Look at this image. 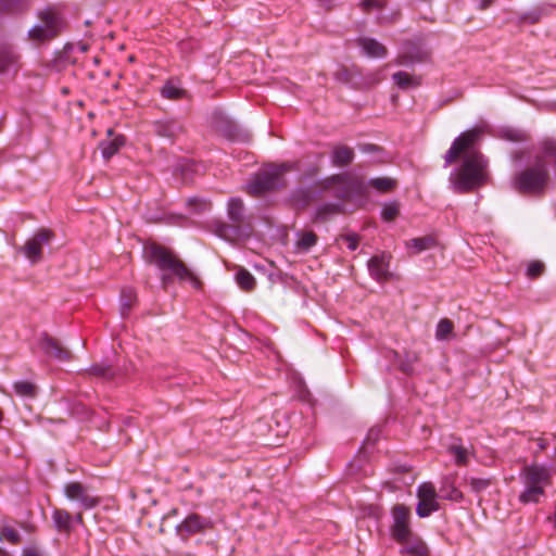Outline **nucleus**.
I'll use <instances>...</instances> for the list:
<instances>
[{"instance_id":"1","label":"nucleus","mask_w":556,"mask_h":556,"mask_svg":"<svg viewBox=\"0 0 556 556\" xmlns=\"http://www.w3.org/2000/svg\"><path fill=\"white\" fill-rule=\"evenodd\" d=\"M480 135L481 130L476 128L463 132L454 140L444 156L446 166L463 156L462 165L450 177V182L456 192H470L486 181V162L483 155L473 149Z\"/></svg>"},{"instance_id":"2","label":"nucleus","mask_w":556,"mask_h":556,"mask_svg":"<svg viewBox=\"0 0 556 556\" xmlns=\"http://www.w3.org/2000/svg\"><path fill=\"white\" fill-rule=\"evenodd\" d=\"M147 260L157 266L162 271H168L179 281H189L193 288L202 285L200 279L178 258L170 250L163 245L152 243L144 249Z\"/></svg>"},{"instance_id":"3","label":"nucleus","mask_w":556,"mask_h":556,"mask_svg":"<svg viewBox=\"0 0 556 556\" xmlns=\"http://www.w3.org/2000/svg\"><path fill=\"white\" fill-rule=\"evenodd\" d=\"M549 181L548 163L543 157L536 160L519 173L511 180L515 191L520 194H543Z\"/></svg>"},{"instance_id":"4","label":"nucleus","mask_w":556,"mask_h":556,"mask_svg":"<svg viewBox=\"0 0 556 556\" xmlns=\"http://www.w3.org/2000/svg\"><path fill=\"white\" fill-rule=\"evenodd\" d=\"M227 216L230 223L217 222L215 224V233L230 242L250 233V225L247 222L245 208L241 199L232 198L227 205Z\"/></svg>"},{"instance_id":"5","label":"nucleus","mask_w":556,"mask_h":556,"mask_svg":"<svg viewBox=\"0 0 556 556\" xmlns=\"http://www.w3.org/2000/svg\"><path fill=\"white\" fill-rule=\"evenodd\" d=\"M521 478L526 486L519 495L523 504L539 503L544 495V486L549 483V472L543 466L531 465L523 468Z\"/></svg>"},{"instance_id":"6","label":"nucleus","mask_w":556,"mask_h":556,"mask_svg":"<svg viewBox=\"0 0 556 556\" xmlns=\"http://www.w3.org/2000/svg\"><path fill=\"white\" fill-rule=\"evenodd\" d=\"M290 170L288 164L271 165L266 167L248 186V192L252 195H261L275 190L283 185V175Z\"/></svg>"},{"instance_id":"7","label":"nucleus","mask_w":556,"mask_h":556,"mask_svg":"<svg viewBox=\"0 0 556 556\" xmlns=\"http://www.w3.org/2000/svg\"><path fill=\"white\" fill-rule=\"evenodd\" d=\"M54 238L53 231L47 228L39 229L30 239L21 248L24 255L31 264H37L42 260L45 245L49 244Z\"/></svg>"},{"instance_id":"8","label":"nucleus","mask_w":556,"mask_h":556,"mask_svg":"<svg viewBox=\"0 0 556 556\" xmlns=\"http://www.w3.org/2000/svg\"><path fill=\"white\" fill-rule=\"evenodd\" d=\"M60 20L52 11L40 14V23L29 30V38L35 41H45L54 38L59 34Z\"/></svg>"},{"instance_id":"9","label":"nucleus","mask_w":556,"mask_h":556,"mask_svg":"<svg viewBox=\"0 0 556 556\" xmlns=\"http://www.w3.org/2000/svg\"><path fill=\"white\" fill-rule=\"evenodd\" d=\"M393 523L391 526V535L396 542H404L413 533L410 529V511L403 504H397L392 508Z\"/></svg>"},{"instance_id":"10","label":"nucleus","mask_w":556,"mask_h":556,"mask_svg":"<svg viewBox=\"0 0 556 556\" xmlns=\"http://www.w3.org/2000/svg\"><path fill=\"white\" fill-rule=\"evenodd\" d=\"M417 497L419 502L416 513L420 518L428 517L431 513L439 510L437 491L431 482H424L418 486Z\"/></svg>"},{"instance_id":"11","label":"nucleus","mask_w":556,"mask_h":556,"mask_svg":"<svg viewBox=\"0 0 556 556\" xmlns=\"http://www.w3.org/2000/svg\"><path fill=\"white\" fill-rule=\"evenodd\" d=\"M64 493L70 501L78 502L83 509H91L100 503V497L92 495L88 488L79 482L65 484Z\"/></svg>"},{"instance_id":"12","label":"nucleus","mask_w":556,"mask_h":556,"mask_svg":"<svg viewBox=\"0 0 556 556\" xmlns=\"http://www.w3.org/2000/svg\"><path fill=\"white\" fill-rule=\"evenodd\" d=\"M39 346L47 356L54 357L60 362H66L72 358L70 350L47 333L42 334L39 339Z\"/></svg>"},{"instance_id":"13","label":"nucleus","mask_w":556,"mask_h":556,"mask_svg":"<svg viewBox=\"0 0 556 556\" xmlns=\"http://www.w3.org/2000/svg\"><path fill=\"white\" fill-rule=\"evenodd\" d=\"M390 255L382 253L375 255L368 261V269L370 275L378 281H386L390 279L391 273L389 271Z\"/></svg>"},{"instance_id":"14","label":"nucleus","mask_w":556,"mask_h":556,"mask_svg":"<svg viewBox=\"0 0 556 556\" xmlns=\"http://www.w3.org/2000/svg\"><path fill=\"white\" fill-rule=\"evenodd\" d=\"M212 527V522L199 515H189L180 525V530L188 534L204 532Z\"/></svg>"},{"instance_id":"15","label":"nucleus","mask_w":556,"mask_h":556,"mask_svg":"<svg viewBox=\"0 0 556 556\" xmlns=\"http://www.w3.org/2000/svg\"><path fill=\"white\" fill-rule=\"evenodd\" d=\"M154 131L160 137L175 139L184 131V128L176 121H160L154 123Z\"/></svg>"},{"instance_id":"16","label":"nucleus","mask_w":556,"mask_h":556,"mask_svg":"<svg viewBox=\"0 0 556 556\" xmlns=\"http://www.w3.org/2000/svg\"><path fill=\"white\" fill-rule=\"evenodd\" d=\"M403 545L401 551L402 554H407L409 556H426L428 553L427 545L422 542V540L414 533L410 534V538H407L404 542H399Z\"/></svg>"},{"instance_id":"17","label":"nucleus","mask_w":556,"mask_h":556,"mask_svg":"<svg viewBox=\"0 0 556 556\" xmlns=\"http://www.w3.org/2000/svg\"><path fill=\"white\" fill-rule=\"evenodd\" d=\"M358 46L363 49L364 53L370 58H384L387 55V48L372 38H359Z\"/></svg>"},{"instance_id":"18","label":"nucleus","mask_w":556,"mask_h":556,"mask_svg":"<svg viewBox=\"0 0 556 556\" xmlns=\"http://www.w3.org/2000/svg\"><path fill=\"white\" fill-rule=\"evenodd\" d=\"M52 520L58 531L67 534L71 532L73 517L67 510L55 508L52 513Z\"/></svg>"},{"instance_id":"19","label":"nucleus","mask_w":556,"mask_h":556,"mask_svg":"<svg viewBox=\"0 0 556 556\" xmlns=\"http://www.w3.org/2000/svg\"><path fill=\"white\" fill-rule=\"evenodd\" d=\"M353 159L354 151L348 146H338L332 151V162L337 166H346Z\"/></svg>"},{"instance_id":"20","label":"nucleus","mask_w":556,"mask_h":556,"mask_svg":"<svg viewBox=\"0 0 556 556\" xmlns=\"http://www.w3.org/2000/svg\"><path fill=\"white\" fill-rule=\"evenodd\" d=\"M435 245H437V240L432 236L414 238L406 242V247L408 249H413L414 253H420L422 251L432 249Z\"/></svg>"},{"instance_id":"21","label":"nucleus","mask_w":556,"mask_h":556,"mask_svg":"<svg viewBox=\"0 0 556 556\" xmlns=\"http://www.w3.org/2000/svg\"><path fill=\"white\" fill-rule=\"evenodd\" d=\"M124 142L125 140L122 136H117L111 140L102 141L99 146L102 156L106 160L111 159L119 150Z\"/></svg>"},{"instance_id":"22","label":"nucleus","mask_w":556,"mask_h":556,"mask_svg":"<svg viewBox=\"0 0 556 556\" xmlns=\"http://www.w3.org/2000/svg\"><path fill=\"white\" fill-rule=\"evenodd\" d=\"M318 237L313 231H303L299 233V239L295 243L299 252H308L316 243Z\"/></svg>"},{"instance_id":"23","label":"nucleus","mask_w":556,"mask_h":556,"mask_svg":"<svg viewBox=\"0 0 556 556\" xmlns=\"http://www.w3.org/2000/svg\"><path fill=\"white\" fill-rule=\"evenodd\" d=\"M137 301L136 292L128 288L124 289L121 294V314L126 317Z\"/></svg>"},{"instance_id":"24","label":"nucleus","mask_w":556,"mask_h":556,"mask_svg":"<svg viewBox=\"0 0 556 556\" xmlns=\"http://www.w3.org/2000/svg\"><path fill=\"white\" fill-rule=\"evenodd\" d=\"M236 281L239 287L244 291H251L255 287V278L245 268H240L236 274Z\"/></svg>"},{"instance_id":"25","label":"nucleus","mask_w":556,"mask_h":556,"mask_svg":"<svg viewBox=\"0 0 556 556\" xmlns=\"http://www.w3.org/2000/svg\"><path fill=\"white\" fill-rule=\"evenodd\" d=\"M216 128L225 136L233 139L237 135V126L226 117L218 115L216 116Z\"/></svg>"},{"instance_id":"26","label":"nucleus","mask_w":556,"mask_h":556,"mask_svg":"<svg viewBox=\"0 0 556 556\" xmlns=\"http://www.w3.org/2000/svg\"><path fill=\"white\" fill-rule=\"evenodd\" d=\"M394 83L402 89H407L419 85V81L406 72L393 74Z\"/></svg>"},{"instance_id":"27","label":"nucleus","mask_w":556,"mask_h":556,"mask_svg":"<svg viewBox=\"0 0 556 556\" xmlns=\"http://www.w3.org/2000/svg\"><path fill=\"white\" fill-rule=\"evenodd\" d=\"M453 323L447 319L443 318L438 323L437 330H435V338L438 340H447L453 336Z\"/></svg>"},{"instance_id":"28","label":"nucleus","mask_w":556,"mask_h":556,"mask_svg":"<svg viewBox=\"0 0 556 556\" xmlns=\"http://www.w3.org/2000/svg\"><path fill=\"white\" fill-rule=\"evenodd\" d=\"M161 93L168 100H178L185 96L186 91L174 85L172 81H168L162 87Z\"/></svg>"},{"instance_id":"29","label":"nucleus","mask_w":556,"mask_h":556,"mask_svg":"<svg viewBox=\"0 0 556 556\" xmlns=\"http://www.w3.org/2000/svg\"><path fill=\"white\" fill-rule=\"evenodd\" d=\"M368 184L380 192H388L395 187L396 181L389 177H380L370 179Z\"/></svg>"},{"instance_id":"30","label":"nucleus","mask_w":556,"mask_h":556,"mask_svg":"<svg viewBox=\"0 0 556 556\" xmlns=\"http://www.w3.org/2000/svg\"><path fill=\"white\" fill-rule=\"evenodd\" d=\"M27 5V0H0V13L21 11Z\"/></svg>"},{"instance_id":"31","label":"nucleus","mask_w":556,"mask_h":556,"mask_svg":"<svg viewBox=\"0 0 556 556\" xmlns=\"http://www.w3.org/2000/svg\"><path fill=\"white\" fill-rule=\"evenodd\" d=\"M358 72L355 68H348V67H339L334 72V78L342 84H350L353 83L355 75H357Z\"/></svg>"},{"instance_id":"32","label":"nucleus","mask_w":556,"mask_h":556,"mask_svg":"<svg viewBox=\"0 0 556 556\" xmlns=\"http://www.w3.org/2000/svg\"><path fill=\"white\" fill-rule=\"evenodd\" d=\"M448 452L454 455L455 462L457 465H466L468 463L469 450L462 446L453 444L448 447Z\"/></svg>"},{"instance_id":"33","label":"nucleus","mask_w":556,"mask_h":556,"mask_svg":"<svg viewBox=\"0 0 556 556\" xmlns=\"http://www.w3.org/2000/svg\"><path fill=\"white\" fill-rule=\"evenodd\" d=\"M17 60L16 54L10 49H0V72L7 71Z\"/></svg>"},{"instance_id":"34","label":"nucleus","mask_w":556,"mask_h":556,"mask_svg":"<svg viewBox=\"0 0 556 556\" xmlns=\"http://www.w3.org/2000/svg\"><path fill=\"white\" fill-rule=\"evenodd\" d=\"M87 374L89 376L101 377L104 379H112L114 377L113 370L110 366L97 364L91 366Z\"/></svg>"},{"instance_id":"35","label":"nucleus","mask_w":556,"mask_h":556,"mask_svg":"<svg viewBox=\"0 0 556 556\" xmlns=\"http://www.w3.org/2000/svg\"><path fill=\"white\" fill-rule=\"evenodd\" d=\"M14 390L22 396L33 397L36 394L35 386L28 381H18L14 383Z\"/></svg>"},{"instance_id":"36","label":"nucleus","mask_w":556,"mask_h":556,"mask_svg":"<svg viewBox=\"0 0 556 556\" xmlns=\"http://www.w3.org/2000/svg\"><path fill=\"white\" fill-rule=\"evenodd\" d=\"M337 241L340 243V242H343L348 245V248L351 250V251H354L357 249L358 247V242H359V236L354 233V232H351V233H344V235H340L337 239Z\"/></svg>"},{"instance_id":"37","label":"nucleus","mask_w":556,"mask_h":556,"mask_svg":"<svg viewBox=\"0 0 556 556\" xmlns=\"http://www.w3.org/2000/svg\"><path fill=\"white\" fill-rule=\"evenodd\" d=\"M359 7L365 13H370L381 11L384 8V2L382 0H363Z\"/></svg>"},{"instance_id":"38","label":"nucleus","mask_w":556,"mask_h":556,"mask_svg":"<svg viewBox=\"0 0 556 556\" xmlns=\"http://www.w3.org/2000/svg\"><path fill=\"white\" fill-rule=\"evenodd\" d=\"M0 540L9 541L12 544H17L21 541V535L16 530L7 527L0 531Z\"/></svg>"},{"instance_id":"39","label":"nucleus","mask_w":556,"mask_h":556,"mask_svg":"<svg viewBox=\"0 0 556 556\" xmlns=\"http://www.w3.org/2000/svg\"><path fill=\"white\" fill-rule=\"evenodd\" d=\"M399 215V206L395 203L386 204L382 208L381 216L386 222L395 219Z\"/></svg>"},{"instance_id":"40","label":"nucleus","mask_w":556,"mask_h":556,"mask_svg":"<svg viewBox=\"0 0 556 556\" xmlns=\"http://www.w3.org/2000/svg\"><path fill=\"white\" fill-rule=\"evenodd\" d=\"M468 483L473 492L479 493L491 484V480L484 478H470Z\"/></svg>"},{"instance_id":"41","label":"nucleus","mask_w":556,"mask_h":556,"mask_svg":"<svg viewBox=\"0 0 556 556\" xmlns=\"http://www.w3.org/2000/svg\"><path fill=\"white\" fill-rule=\"evenodd\" d=\"M544 271V264L540 261L531 262L527 267V276L531 279L541 276Z\"/></svg>"},{"instance_id":"42","label":"nucleus","mask_w":556,"mask_h":556,"mask_svg":"<svg viewBox=\"0 0 556 556\" xmlns=\"http://www.w3.org/2000/svg\"><path fill=\"white\" fill-rule=\"evenodd\" d=\"M380 80H381L380 73L379 72L372 73V74H369V75H367L365 77L364 86L371 87V86L377 85L378 83H380Z\"/></svg>"},{"instance_id":"43","label":"nucleus","mask_w":556,"mask_h":556,"mask_svg":"<svg viewBox=\"0 0 556 556\" xmlns=\"http://www.w3.org/2000/svg\"><path fill=\"white\" fill-rule=\"evenodd\" d=\"M540 18H541V10H534V11L527 13L522 16L523 21L529 22L531 24L539 22Z\"/></svg>"},{"instance_id":"44","label":"nucleus","mask_w":556,"mask_h":556,"mask_svg":"<svg viewBox=\"0 0 556 556\" xmlns=\"http://www.w3.org/2000/svg\"><path fill=\"white\" fill-rule=\"evenodd\" d=\"M337 212H338V206L337 205L326 204V205L321 206L318 210V216H324V215H327V214H334Z\"/></svg>"},{"instance_id":"45","label":"nucleus","mask_w":556,"mask_h":556,"mask_svg":"<svg viewBox=\"0 0 556 556\" xmlns=\"http://www.w3.org/2000/svg\"><path fill=\"white\" fill-rule=\"evenodd\" d=\"M445 497L454 502H459L463 498V494L456 488H452L448 494L445 495Z\"/></svg>"},{"instance_id":"46","label":"nucleus","mask_w":556,"mask_h":556,"mask_svg":"<svg viewBox=\"0 0 556 556\" xmlns=\"http://www.w3.org/2000/svg\"><path fill=\"white\" fill-rule=\"evenodd\" d=\"M22 556H42L36 548L24 549Z\"/></svg>"},{"instance_id":"47","label":"nucleus","mask_w":556,"mask_h":556,"mask_svg":"<svg viewBox=\"0 0 556 556\" xmlns=\"http://www.w3.org/2000/svg\"><path fill=\"white\" fill-rule=\"evenodd\" d=\"M536 443H538V447H539L540 451L545 450L547 447V445H548V442L545 439H543V438H539L536 440Z\"/></svg>"},{"instance_id":"48","label":"nucleus","mask_w":556,"mask_h":556,"mask_svg":"<svg viewBox=\"0 0 556 556\" xmlns=\"http://www.w3.org/2000/svg\"><path fill=\"white\" fill-rule=\"evenodd\" d=\"M378 435H379V430L371 429L368 433L366 441H369V440L376 441L378 439Z\"/></svg>"},{"instance_id":"49","label":"nucleus","mask_w":556,"mask_h":556,"mask_svg":"<svg viewBox=\"0 0 556 556\" xmlns=\"http://www.w3.org/2000/svg\"><path fill=\"white\" fill-rule=\"evenodd\" d=\"M494 0H480V3H479V9L480 10H485L488 9L492 3H493Z\"/></svg>"},{"instance_id":"50","label":"nucleus","mask_w":556,"mask_h":556,"mask_svg":"<svg viewBox=\"0 0 556 556\" xmlns=\"http://www.w3.org/2000/svg\"><path fill=\"white\" fill-rule=\"evenodd\" d=\"M511 140L520 141L523 140V135L521 132H516L514 136L509 137Z\"/></svg>"},{"instance_id":"51","label":"nucleus","mask_w":556,"mask_h":556,"mask_svg":"<svg viewBox=\"0 0 556 556\" xmlns=\"http://www.w3.org/2000/svg\"><path fill=\"white\" fill-rule=\"evenodd\" d=\"M161 280H162V285H163V287H166V285H167V283H168V281L170 280V276H168V275L164 274V275L162 276Z\"/></svg>"},{"instance_id":"52","label":"nucleus","mask_w":556,"mask_h":556,"mask_svg":"<svg viewBox=\"0 0 556 556\" xmlns=\"http://www.w3.org/2000/svg\"><path fill=\"white\" fill-rule=\"evenodd\" d=\"M75 520H76L78 523H80V525H83V523H84V519H83V515H81V513H78V514L75 516Z\"/></svg>"},{"instance_id":"53","label":"nucleus","mask_w":556,"mask_h":556,"mask_svg":"<svg viewBox=\"0 0 556 556\" xmlns=\"http://www.w3.org/2000/svg\"><path fill=\"white\" fill-rule=\"evenodd\" d=\"M80 50H81V51H86V50H87V47H86L85 45H83V46L80 47Z\"/></svg>"},{"instance_id":"54","label":"nucleus","mask_w":556,"mask_h":556,"mask_svg":"<svg viewBox=\"0 0 556 556\" xmlns=\"http://www.w3.org/2000/svg\"><path fill=\"white\" fill-rule=\"evenodd\" d=\"M2 554V549L0 548V555Z\"/></svg>"}]
</instances>
